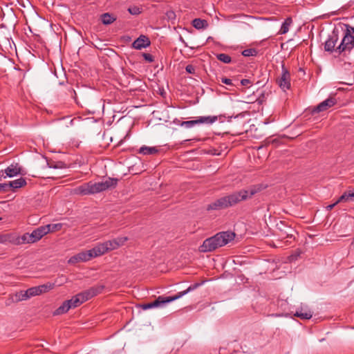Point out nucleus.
Returning <instances> with one entry per match:
<instances>
[{
    "label": "nucleus",
    "instance_id": "obj_8",
    "mask_svg": "<svg viewBox=\"0 0 354 354\" xmlns=\"http://www.w3.org/2000/svg\"><path fill=\"white\" fill-rule=\"evenodd\" d=\"M339 39L337 31L333 30L332 34L330 35L325 41L324 50L327 52L336 53V44Z\"/></svg>",
    "mask_w": 354,
    "mask_h": 354
},
{
    "label": "nucleus",
    "instance_id": "obj_20",
    "mask_svg": "<svg viewBox=\"0 0 354 354\" xmlns=\"http://www.w3.org/2000/svg\"><path fill=\"white\" fill-rule=\"evenodd\" d=\"M28 299L29 296L27 293V290L26 291L18 292L12 295V301L19 302L21 301L27 300Z\"/></svg>",
    "mask_w": 354,
    "mask_h": 354
},
{
    "label": "nucleus",
    "instance_id": "obj_1",
    "mask_svg": "<svg viewBox=\"0 0 354 354\" xmlns=\"http://www.w3.org/2000/svg\"><path fill=\"white\" fill-rule=\"evenodd\" d=\"M260 190V187L257 186L251 187L248 189H241L214 201L207 205V209L209 211L227 208L251 198Z\"/></svg>",
    "mask_w": 354,
    "mask_h": 354
},
{
    "label": "nucleus",
    "instance_id": "obj_42",
    "mask_svg": "<svg viewBox=\"0 0 354 354\" xmlns=\"http://www.w3.org/2000/svg\"><path fill=\"white\" fill-rule=\"evenodd\" d=\"M10 235L0 234V243H5L9 241Z\"/></svg>",
    "mask_w": 354,
    "mask_h": 354
},
{
    "label": "nucleus",
    "instance_id": "obj_9",
    "mask_svg": "<svg viewBox=\"0 0 354 354\" xmlns=\"http://www.w3.org/2000/svg\"><path fill=\"white\" fill-rule=\"evenodd\" d=\"M104 286H102L91 287V288L79 293V295L81 296L82 301L85 302L86 301L100 294Z\"/></svg>",
    "mask_w": 354,
    "mask_h": 354
},
{
    "label": "nucleus",
    "instance_id": "obj_5",
    "mask_svg": "<svg viewBox=\"0 0 354 354\" xmlns=\"http://www.w3.org/2000/svg\"><path fill=\"white\" fill-rule=\"evenodd\" d=\"M118 181V178H108L104 181L97 183H93L90 181L91 192L93 194L105 191L111 187H115Z\"/></svg>",
    "mask_w": 354,
    "mask_h": 354
},
{
    "label": "nucleus",
    "instance_id": "obj_32",
    "mask_svg": "<svg viewBox=\"0 0 354 354\" xmlns=\"http://www.w3.org/2000/svg\"><path fill=\"white\" fill-rule=\"evenodd\" d=\"M48 227L47 225H46L36 228L41 238L49 233V229H48Z\"/></svg>",
    "mask_w": 354,
    "mask_h": 354
},
{
    "label": "nucleus",
    "instance_id": "obj_35",
    "mask_svg": "<svg viewBox=\"0 0 354 354\" xmlns=\"http://www.w3.org/2000/svg\"><path fill=\"white\" fill-rule=\"evenodd\" d=\"M30 234L33 243L37 242L41 239L36 229L30 233Z\"/></svg>",
    "mask_w": 354,
    "mask_h": 354
},
{
    "label": "nucleus",
    "instance_id": "obj_50",
    "mask_svg": "<svg viewBox=\"0 0 354 354\" xmlns=\"http://www.w3.org/2000/svg\"><path fill=\"white\" fill-rule=\"evenodd\" d=\"M348 28H351V32L353 33V35H354V27L351 26V25H349L348 26Z\"/></svg>",
    "mask_w": 354,
    "mask_h": 354
},
{
    "label": "nucleus",
    "instance_id": "obj_10",
    "mask_svg": "<svg viewBox=\"0 0 354 354\" xmlns=\"http://www.w3.org/2000/svg\"><path fill=\"white\" fill-rule=\"evenodd\" d=\"M336 103V99L333 97H330L315 107L313 110V113H319L326 111L329 108L333 106Z\"/></svg>",
    "mask_w": 354,
    "mask_h": 354
},
{
    "label": "nucleus",
    "instance_id": "obj_26",
    "mask_svg": "<svg viewBox=\"0 0 354 354\" xmlns=\"http://www.w3.org/2000/svg\"><path fill=\"white\" fill-rule=\"evenodd\" d=\"M68 301L70 306H71V308H75L84 303L83 301H82L81 296L79 294L73 296L71 299H68Z\"/></svg>",
    "mask_w": 354,
    "mask_h": 354
},
{
    "label": "nucleus",
    "instance_id": "obj_16",
    "mask_svg": "<svg viewBox=\"0 0 354 354\" xmlns=\"http://www.w3.org/2000/svg\"><path fill=\"white\" fill-rule=\"evenodd\" d=\"M75 193L80 195L92 194L91 192L90 182L84 183L75 189Z\"/></svg>",
    "mask_w": 354,
    "mask_h": 354
},
{
    "label": "nucleus",
    "instance_id": "obj_15",
    "mask_svg": "<svg viewBox=\"0 0 354 354\" xmlns=\"http://www.w3.org/2000/svg\"><path fill=\"white\" fill-rule=\"evenodd\" d=\"M9 190H15L16 189L21 188L26 185L25 178L21 177L18 179L10 181L8 183Z\"/></svg>",
    "mask_w": 354,
    "mask_h": 354
},
{
    "label": "nucleus",
    "instance_id": "obj_51",
    "mask_svg": "<svg viewBox=\"0 0 354 354\" xmlns=\"http://www.w3.org/2000/svg\"><path fill=\"white\" fill-rule=\"evenodd\" d=\"M2 177L3 178V170L0 171V180L1 179Z\"/></svg>",
    "mask_w": 354,
    "mask_h": 354
},
{
    "label": "nucleus",
    "instance_id": "obj_29",
    "mask_svg": "<svg viewBox=\"0 0 354 354\" xmlns=\"http://www.w3.org/2000/svg\"><path fill=\"white\" fill-rule=\"evenodd\" d=\"M21 243L22 245L33 243L30 233H24L21 236Z\"/></svg>",
    "mask_w": 354,
    "mask_h": 354
},
{
    "label": "nucleus",
    "instance_id": "obj_24",
    "mask_svg": "<svg viewBox=\"0 0 354 354\" xmlns=\"http://www.w3.org/2000/svg\"><path fill=\"white\" fill-rule=\"evenodd\" d=\"M93 258V257L90 250L77 254V259H79L80 262L88 261Z\"/></svg>",
    "mask_w": 354,
    "mask_h": 354
},
{
    "label": "nucleus",
    "instance_id": "obj_11",
    "mask_svg": "<svg viewBox=\"0 0 354 354\" xmlns=\"http://www.w3.org/2000/svg\"><path fill=\"white\" fill-rule=\"evenodd\" d=\"M151 42L149 38L145 35H140L132 44L133 48L140 50L150 45Z\"/></svg>",
    "mask_w": 354,
    "mask_h": 354
},
{
    "label": "nucleus",
    "instance_id": "obj_52",
    "mask_svg": "<svg viewBox=\"0 0 354 354\" xmlns=\"http://www.w3.org/2000/svg\"><path fill=\"white\" fill-rule=\"evenodd\" d=\"M352 245H353V248H354V238H353V242H352Z\"/></svg>",
    "mask_w": 354,
    "mask_h": 354
},
{
    "label": "nucleus",
    "instance_id": "obj_27",
    "mask_svg": "<svg viewBox=\"0 0 354 354\" xmlns=\"http://www.w3.org/2000/svg\"><path fill=\"white\" fill-rule=\"evenodd\" d=\"M216 57L219 61L225 64H229L232 62L231 57L225 53L217 54Z\"/></svg>",
    "mask_w": 354,
    "mask_h": 354
},
{
    "label": "nucleus",
    "instance_id": "obj_21",
    "mask_svg": "<svg viewBox=\"0 0 354 354\" xmlns=\"http://www.w3.org/2000/svg\"><path fill=\"white\" fill-rule=\"evenodd\" d=\"M294 315L301 319H310L313 316V313L310 310L304 311V310L301 308L297 310Z\"/></svg>",
    "mask_w": 354,
    "mask_h": 354
},
{
    "label": "nucleus",
    "instance_id": "obj_12",
    "mask_svg": "<svg viewBox=\"0 0 354 354\" xmlns=\"http://www.w3.org/2000/svg\"><path fill=\"white\" fill-rule=\"evenodd\" d=\"M277 228L281 232L279 236L282 239L286 238H292L293 236L292 232H294L293 229L288 225H286L284 223L281 222L280 225H277Z\"/></svg>",
    "mask_w": 354,
    "mask_h": 354
},
{
    "label": "nucleus",
    "instance_id": "obj_47",
    "mask_svg": "<svg viewBox=\"0 0 354 354\" xmlns=\"http://www.w3.org/2000/svg\"><path fill=\"white\" fill-rule=\"evenodd\" d=\"M338 203L337 201L335 203H333L331 205H329L326 207L328 210H331Z\"/></svg>",
    "mask_w": 354,
    "mask_h": 354
},
{
    "label": "nucleus",
    "instance_id": "obj_22",
    "mask_svg": "<svg viewBox=\"0 0 354 354\" xmlns=\"http://www.w3.org/2000/svg\"><path fill=\"white\" fill-rule=\"evenodd\" d=\"M292 24V19L291 17H288L285 19V21L282 23L280 30L279 32L281 35H284L287 33L289 30L290 26Z\"/></svg>",
    "mask_w": 354,
    "mask_h": 354
},
{
    "label": "nucleus",
    "instance_id": "obj_14",
    "mask_svg": "<svg viewBox=\"0 0 354 354\" xmlns=\"http://www.w3.org/2000/svg\"><path fill=\"white\" fill-rule=\"evenodd\" d=\"M93 258L103 255L107 252V248L105 245V242L97 244L94 248L90 250Z\"/></svg>",
    "mask_w": 354,
    "mask_h": 354
},
{
    "label": "nucleus",
    "instance_id": "obj_37",
    "mask_svg": "<svg viewBox=\"0 0 354 354\" xmlns=\"http://www.w3.org/2000/svg\"><path fill=\"white\" fill-rule=\"evenodd\" d=\"M41 288L42 289L44 292H47L49 290H51L54 288L55 284L52 283H47L46 284L41 285Z\"/></svg>",
    "mask_w": 354,
    "mask_h": 354
},
{
    "label": "nucleus",
    "instance_id": "obj_6",
    "mask_svg": "<svg viewBox=\"0 0 354 354\" xmlns=\"http://www.w3.org/2000/svg\"><path fill=\"white\" fill-rule=\"evenodd\" d=\"M277 83L279 88L283 91L290 88V74L288 70L285 67L284 64L281 65V73L277 79Z\"/></svg>",
    "mask_w": 354,
    "mask_h": 354
},
{
    "label": "nucleus",
    "instance_id": "obj_3",
    "mask_svg": "<svg viewBox=\"0 0 354 354\" xmlns=\"http://www.w3.org/2000/svg\"><path fill=\"white\" fill-rule=\"evenodd\" d=\"M201 284L200 283H195L194 285H192L187 288L185 290L181 291L178 292L176 295L174 296H159L158 298H156L153 301L148 304H142L140 306L143 310H148L153 308H157V307H162L165 306L166 304L174 301L178 299H180L183 296L185 295L188 292L195 290Z\"/></svg>",
    "mask_w": 354,
    "mask_h": 354
},
{
    "label": "nucleus",
    "instance_id": "obj_45",
    "mask_svg": "<svg viewBox=\"0 0 354 354\" xmlns=\"http://www.w3.org/2000/svg\"><path fill=\"white\" fill-rule=\"evenodd\" d=\"M80 262L79 259H77V254L71 257L68 260L69 263H75Z\"/></svg>",
    "mask_w": 354,
    "mask_h": 354
},
{
    "label": "nucleus",
    "instance_id": "obj_4",
    "mask_svg": "<svg viewBox=\"0 0 354 354\" xmlns=\"http://www.w3.org/2000/svg\"><path fill=\"white\" fill-rule=\"evenodd\" d=\"M348 24L346 25L344 37L341 43L336 48V53L338 54L345 51H351L354 48V35L351 32V28H348Z\"/></svg>",
    "mask_w": 354,
    "mask_h": 354
},
{
    "label": "nucleus",
    "instance_id": "obj_36",
    "mask_svg": "<svg viewBox=\"0 0 354 354\" xmlns=\"http://www.w3.org/2000/svg\"><path fill=\"white\" fill-rule=\"evenodd\" d=\"M27 293H28V295L29 296V298H30L31 297L39 295H38V290H37L36 286L28 288L27 290Z\"/></svg>",
    "mask_w": 354,
    "mask_h": 354
},
{
    "label": "nucleus",
    "instance_id": "obj_17",
    "mask_svg": "<svg viewBox=\"0 0 354 354\" xmlns=\"http://www.w3.org/2000/svg\"><path fill=\"white\" fill-rule=\"evenodd\" d=\"M354 202V188L345 192L337 201V203L341 202Z\"/></svg>",
    "mask_w": 354,
    "mask_h": 354
},
{
    "label": "nucleus",
    "instance_id": "obj_34",
    "mask_svg": "<svg viewBox=\"0 0 354 354\" xmlns=\"http://www.w3.org/2000/svg\"><path fill=\"white\" fill-rule=\"evenodd\" d=\"M128 11L131 15H138L142 12L141 8L138 6L129 7L128 8Z\"/></svg>",
    "mask_w": 354,
    "mask_h": 354
},
{
    "label": "nucleus",
    "instance_id": "obj_25",
    "mask_svg": "<svg viewBox=\"0 0 354 354\" xmlns=\"http://www.w3.org/2000/svg\"><path fill=\"white\" fill-rule=\"evenodd\" d=\"M192 26L196 29H202L207 28L208 26V24L205 19L196 18L192 21Z\"/></svg>",
    "mask_w": 354,
    "mask_h": 354
},
{
    "label": "nucleus",
    "instance_id": "obj_30",
    "mask_svg": "<svg viewBox=\"0 0 354 354\" xmlns=\"http://www.w3.org/2000/svg\"><path fill=\"white\" fill-rule=\"evenodd\" d=\"M257 50L255 48H247L242 51V55L244 57L256 56Z\"/></svg>",
    "mask_w": 354,
    "mask_h": 354
},
{
    "label": "nucleus",
    "instance_id": "obj_31",
    "mask_svg": "<svg viewBox=\"0 0 354 354\" xmlns=\"http://www.w3.org/2000/svg\"><path fill=\"white\" fill-rule=\"evenodd\" d=\"M48 227L47 225H46L36 228L41 238L49 233V229H48Z\"/></svg>",
    "mask_w": 354,
    "mask_h": 354
},
{
    "label": "nucleus",
    "instance_id": "obj_46",
    "mask_svg": "<svg viewBox=\"0 0 354 354\" xmlns=\"http://www.w3.org/2000/svg\"><path fill=\"white\" fill-rule=\"evenodd\" d=\"M251 84V82L248 79H243L241 80V84L242 86H248Z\"/></svg>",
    "mask_w": 354,
    "mask_h": 354
},
{
    "label": "nucleus",
    "instance_id": "obj_41",
    "mask_svg": "<svg viewBox=\"0 0 354 354\" xmlns=\"http://www.w3.org/2000/svg\"><path fill=\"white\" fill-rule=\"evenodd\" d=\"M221 82L226 85L233 86L232 81L230 78L225 77H221Z\"/></svg>",
    "mask_w": 354,
    "mask_h": 354
},
{
    "label": "nucleus",
    "instance_id": "obj_40",
    "mask_svg": "<svg viewBox=\"0 0 354 354\" xmlns=\"http://www.w3.org/2000/svg\"><path fill=\"white\" fill-rule=\"evenodd\" d=\"M185 71L188 73L195 74V73H196V67L192 65V64H188L185 67Z\"/></svg>",
    "mask_w": 354,
    "mask_h": 354
},
{
    "label": "nucleus",
    "instance_id": "obj_33",
    "mask_svg": "<svg viewBox=\"0 0 354 354\" xmlns=\"http://www.w3.org/2000/svg\"><path fill=\"white\" fill-rule=\"evenodd\" d=\"M47 226L49 229V232H56L60 230L63 226L62 223H54V224H48Z\"/></svg>",
    "mask_w": 354,
    "mask_h": 354
},
{
    "label": "nucleus",
    "instance_id": "obj_44",
    "mask_svg": "<svg viewBox=\"0 0 354 354\" xmlns=\"http://www.w3.org/2000/svg\"><path fill=\"white\" fill-rule=\"evenodd\" d=\"M9 241L17 245H22V243H21V236H17L12 240L9 239Z\"/></svg>",
    "mask_w": 354,
    "mask_h": 354
},
{
    "label": "nucleus",
    "instance_id": "obj_18",
    "mask_svg": "<svg viewBox=\"0 0 354 354\" xmlns=\"http://www.w3.org/2000/svg\"><path fill=\"white\" fill-rule=\"evenodd\" d=\"M70 309H71V306H70L68 300L64 301L62 304L57 308L55 312L53 313L54 315H59L67 313Z\"/></svg>",
    "mask_w": 354,
    "mask_h": 354
},
{
    "label": "nucleus",
    "instance_id": "obj_48",
    "mask_svg": "<svg viewBox=\"0 0 354 354\" xmlns=\"http://www.w3.org/2000/svg\"><path fill=\"white\" fill-rule=\"evenodd\" d=\"M13 301H12V295H10V298L8 299L6 301V306H10Z\"/></svg>",
    "mask_w": 354,
    "mask_h": 354
},
{
    "label": "nucleus",
    "instance_id": "obj_39",
    "mask_svg": "<svg viewBox=\"0 0 354 354\" xmlns=\"http://www.w3.org/2000/svg\"><path fill=\"white\" fill-rule=\"evenodd\" d=\"M142 55L144 57L145 60L149 63H151L154 61L153 56L149 53H143Z\"/></svg>",
    "mask_w": 354,
    "mask_h": 354
},
{
    "label": "nucleus",
    "instance_id": "obj_2",
    "mask_svg": "<svg viewBox=\"0 0 354 354\" xmlns=\"http://www.w3.org/2000/svg\"><path fill=\"white\" fill-rule=\"evenodd\" d=\"M235 234L230 231L221 232L206 239L199 247L201 252H209L227 245L234 240Z\"/></svg>",
    "mask_w": 354,
    "mask_h": 354
},
{
    "label": "nucleus",
    "instance_id": "obj_19",
    "mask_svg": "<svg viewBox=\"0 0 354 354\" xmlns=\"http://www.w3.org/2000/svg\"><path fill=\"white\" fill-rule=\"evenodd\" d=\"M158 151L159 149L156 147L142 146L139 149V153L143 155H153Z\"/></svg>",
    "mask_w": 354,
    "mask_h": 354
},
{
    "label": "nucleus",
    "instance_id": "obj_7",
    "mask_svg": "<svg viewBox=\"0 0 354 354\" xmlns=\"http://www.w3.org/2000/svg\"><path fill=\"white\" fill-rule=\"evenodd\" d=\"M217 120L216 116H200L196 120L184 121L180 123V126L189 129L201 124H212Z\"/></svg>",
    "mask_w": 354,
    "mask_h": 354
},
{
    "label": "nucleus",
    "instance_id": "obj_23",
    "mask_svg": "<svg viewBox=\"0 0 354 354\" xmlns=\"http://www.w3.org/2000/svg\"><path fill=\"white\" fill-rule=\"evenodd\" d=\"M101 20L103 24L109 25L116 20V17L109 12H106L101 15Z\"/></svg>",
    "mask_w": 354,
    "mask_h": 354
},
{
    "label": "nucleus",
    "instance_id": "obj_53",
    "mask_svg": "<svg viewBox=\"0 0 354 354\" xmlns=\"http://www.w3.org/2000/svg\"><path fill=\"white\" fill-rule=\"evenodd\" d=\"M1 220V218H0V221Z\"/></svg>",
    "mask_w": 354,
    "mask_h": 354
},
{
    "label": "nucleus",
    "instance_id": "obj_49",
    "mask_svg": "<svg viewBox=\"0 0 354 354\" xmlns=\"http://www.w3.org/2000/svg\"><path fill=\"white\" fill-rule=\"evenodd\" d=\"M36 288L37 290H38V295H40L44 292L43 290H41L42 289L41 288L40 286H36Z\"/></svg>",
    "mask_w": 354,
    "mask_h": 354
},
{
    "label": "nucleus",
    "instance_id": "obj_28",
    "mask_svg": "<svg viewBox=\"0 0 354 354\" xmlns=\"http://www.w3.org/2000/svg\"><path fill=\"white\" fill-rule=\"evenodd\" d=\"M105 245L107 248V252L118 248V244L113 239L105 241Z\"/></svg>",
    "mask_w": 354,
    "mask_h": 354
},
{
    "label": "nucleus",
    "instance_id": "obj_43",
    "mask_svg": "<svg viewBox=\"0 0 354 354\" xmlns=\"http://www.w3.org/2000/svg\"><path fill=\"white\" fill-rule=\"evenodd\" d=\"M9 191L8 183H0V192H6Z\"/></svg>",
    "mask_w": 354,
    "mask_h": 354
},
{
    "label": "nucleus",
    "instance_id": "obj_13",
    "mask_svg": "<svg viewBox=\"0 0 354 354\" xmlns=\"http://www.w3.org/2000/svg\"><path fill=\"white\" fill-rule=\"evenodd\" d=\"M21 169L17 165H11L3 171V178L14 177L20 174Z\"/></svg>",
    "mask_w": 354,
    "mask_h": 354
},
{
    "label": "nucleus",
    "instance_id": "obj_38",
    "mask_svg": "<svg viewBox=\"0 0 354 354\" xmlns=\"http://www.w3.org/2000/svg\"><path fill=\"white\" fill-rule=\"evenodd\" d=\"M127 237L126 236H121V237H117L114 239V241L116 242V243L118 244V248L122 245L127 241Z\"/></svg>",
    "mask_w": 354,
    "mask_h": 354
}]
</instances>
